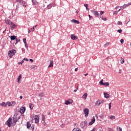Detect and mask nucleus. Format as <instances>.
I'll list each match as a JSON object with an SVG mask.
<instances>
[{
    "instance_id": "338daca9",
    "label": "nucleus",
    "mask_w": 131,
    "mask_h": 131,
    "mask_svg": "<svg viewBox=\"0 0 131 131\" xmlns=\"http://www.w3.org/2000/svg\"><path fill=\"white\" fill-rule=\"evenodd\" d=\"M91 17H92V16L89 15V18H90V19H91Z\"/></svg>"
},
{
    "instance_id": "423d86ee",
    "label": "nucleus",
    "mask_w": 131,
    "mask_h": 131,
    "mask_svg": "<svg viewBox=\"0 0 131 131\" xmlns=\"http://www.w3.org/2000/svg\"><path fill=\"white\" fill-rule=\"evenodd\" d=\"M34 120H35V123H38V122H39V117L37 115H35Z\"/></svg>"
},
{
    "instance_id": "4c0bfd02",
    "label": "nucleus",
    "mask_w": 131,
    "mask_h": 131,
    "mask_svg": "<svg viewBox=\"0 0 131 131\" xmlns=\"http://www.w3.org/2000/svg\"><path fill=\"white\" fill-rule=\"evenodd\" d=\"M15 40H16V42L15 43V44H16V43H17L18 42H19V41H20V39L16 38Z\"/></svg>"
},
{
    "instance_id": "2f4dec72",
    "label": "nucleus",
    "mask_w": 131,
    "mask_h": 131,
    "mask_svg": "<svg viewBox=\"0 0 131 131\" xmlns=\"http://www.w3.org/2000/svg\"><path fill=\"white\" fill-rule=\"evenodd\" d=\"M99 84L100 85H103L104 84V82H103V79H102L100 82H99Z\"/></svg>"
},
{
    "instance_id": "bf43d9fd",
    "label": "nucleus",
    "mask_w": 131,
    "mask_h": 131,
    "mask_svg": "<svg viewBox=\"0 0 131 131\" xmlns=\"http://www.w3.org/2000/svg\"><path fill=\"white\" fill-rule=\"evenodd\" d=\"M29 32H32V31H30V30H28V33H29Z\"/></svg>"
},
{
    "instance_id": "a19ab883",
    "label": "nucleus",
    "mask_w": 131,
    "mask_h": 131,
    "mask_svg": "<svg viewBox=\"0 0 131 131\" xmlns=\"http://www.w3.org/2000/svg\"><path fill=\"white\" fill-rule=\"evenodd\" d=\"M111 103H110L109 104H108V109L110 110H111Z\"/></svg>"
},
{
    "instance_id": "a211bd4d",
    "label": "nucleus",
    "mask_w": 131,
    "mask_h": 131,
    "mask_svg": "<svg viewBox=\"0 0 131 131\" xmlns=\"http://www.w3.org/2000/svg\"><path fill=\"white\" fill-rule=\"evenodd\" d=\"M22 78V75H19V76L17 77V82L18 83H20V80Z\"/></svg>"
},
{
    "instance_id": "f257e3e1",
    "label": "nucleus",
    "mask_w": 131,
    "mask_h": 131,
    "mask_svg": "<svg viewBox=\"0 0 131 131\" xmlns=\"http://www.w3.org/2000/svg\"><path fill=\"white\" fill-rule=\"evenodd\" d=\"M13 121L12 122V118H9V119L6 121V124L8 126V127H11V125L12 126H15L16 123L18 121V119L17 118V114H14L13 117Z\"/></svg>"
},
{
    "instance_id": "4468645a",
    "label": "nucleus",
    "mask_w": 131,
    "mask_h": 131,
    "mask_svg": "<svg viewBox=\"0 0 131 131\" xmlns=\"http://www.w3.org/2000/svg\"><path fill=\"white\" fill-rule=\"evenodd\" d=\"M0 105L2 106V107H7L8 106V104H7V102H2L0 103Z\"/></svg>"
},
{
    "instance_id": "6ab92c4d",
    "label": "nucleus",
    "mask_w": 131,
    "mask_h": 131,
    "mask_svg": "<svg viewBox=\"0 0 131 131\" xmlns=\"http://www.w3.org/2000/svg\"><path fill=\"white\" fill-rule=\"evenodd\" d=\"M87 97H88V93H85L82 96V98L84 99V100H86Z\"/></svg>"
},
{
    "instance_id": "69168bd1",
    "label": "nucleus",
    "mask_w": 131,
    "mask_h": 131,
    "mask_svg": "<svg viewBox=\"0 0 131 131\" xmlns=\"http://www.w3.org/2000/svg\"><path fill=\"white\" fill-rule=\"evenodd\" d=\"M121 10V9H119L118 10V11H117V12H119Z\"/></svg>"
},
{
    "instance_id": "603ef678",
    "label": "nucleus",
    "mask_w": 131,
    "mask_h": 131,
    "mask_svg": "<svg viewBox=\"0 0 131 131\" xmlns=\"http://www.w3.org/2000/svg\"><path fill=\"white\" fill-rule=\"evenodd\" d=\"M100 15H102L104 14V11H101L100 12Z\"/></svg>"
},
{
    "instance_id": "6e6552de",
    "label": "nucleus",
    "mask_w": 131,
    "mask_h": 131,
    "mask_svg": "<svg viewBox=\"0 0 131 131\" xmlns=\"http://www.w3.org/2000/svg\"><path fill=\"white\" fill-rule=\"evenodd\" d=\"M95 121H96L95 117H93V118L91 119V121L89 123V125H92L93 123H95Z\"/></svg>"
},
{
    "instance_id": "39448f33",
    "label": "nucleus",
    "mask_w": 131,
    "mask_h": 131,
    "mask_svg": "<svg viewBox=\"0 0 131 131\" xmlns=\"http://www.w3.org/2000/svg\"><path fill=\"white\" fill-rule=\"evenodd\" d=\"M17 3H19L23 7H26V5H25V1L23 0H16Z\"/></svg>"
},
{
    "instance_id": "7ed1b4c3",
    "label": "nucleus",
    "mask_w": 131,
    "mask_h": 131,
    "mask_svg": "<svg viewBox=\"0 0 131 131\" xmlns=\"http://www.w3.org/2000/svg\"><path fill=\"white\" fill-rule=\"evenodd\" d=\"M7 105L9 106V107H13L16 105V102L15 101H12V102H9L8 101L7 102Z\"/></svg>"
},
{
    "instance_id": "e433bc0d",
    "label": "nucleus",
    "mask_w": 131,
    "mask_h": 131,
    "mask_svg": "<svg viewBox=\"0 0 131 131\" xmlns=\"http://www.w3.org/2000/svg\"><path fill=\"white\" fill-rule=\"evenodd\" d=\"M23 63H24V59H23L21 62H18V64H20V65H22V64H23Z\"/></svg>"
},
{
    "instance_id": "4d7b16f0",
    "label": "nucleus",
    "mask_w": 131,
    "mask_h": 131,
    "mask_svg": "<svg viewBox=\"0 0 131 131\" xmlns=\"http://www.w3.org/2000/svg\"><path fill=\"white\" fill-rule=\"evenodd\" d=\"M19 98H20V99H23V96H20V97H19Z\"/></svg>"
},
{
    "instance_id": "20e7f679",
    "label": "nucleus",
    "mask_w": 131,
    "mask_h": 131,
    "mask_svg": "<svg viewBox=\"0 0 131 131\" xmlns=\"http://www.w3.org/2000/svg\"><path fill=\"white\" fill-rule=\"evenodd\" d=\"M89 108H84L83 109V112L85 117H88V116H89Z\"/></svg>"
},
{
    "instance_id": "c85d7f7f",
    "label": "nucleus",
    "mask_w": 131,
    "mask_h": 131,
    "mask_svg": "<svg viewBox=\"0 0 131 131\" xmlns=\"http://www.w3.org/2000/svg\"><path fill=\"white\" fill-rule=\"evenodd\" d=\"M117 131H122V129L120 127H117Z\"/></svg>"
},
{
    "instance_id": "1a4fd4ad",
    "label": "nucleus",
    "mask_w": 131,
    "mask_h": 131,
    "mask_svg": "<svg viewBox=\"0 0 131 131\" xmlns=\"http://www.w3.org/2000/svg\"><path fill=\"white\" fill-rule=\"evenodd\" d=\"M102 103H104V101L102 100H98L97 101L96 105H97V106H100V105H101V104H102Z\"/></svg>"
},
{
    "instance_id": "7c9ffc66",
    "label": "nucleus",
    "mask_w": 131,
    "mask_h": 131,
    "mask_svg": "<svg viewBox=\"0 0 131 131\" xmlns=\"http://www.w3.org/2000/svg\"><path fill=\"white\" fill-rule=\"evenodd\" d=\"M110 119H112V120L115 119V116H111L110 117Z\"/></svg>"
},
{
    "instance_id": "9b49d317",
    "label": "nucleus",
    "mask_w": 131,
    "mask_h": 131,
    "mask_svg": "<svg viewBox=\"0 0 131 131\" xmlns=\"http://www.w3.org/2000/svg\"><path fill=\"white\" fill-rule=\"evenodd\" d=\"M71 38L72 39H73V40H75L77 39V38H78L77 36L74 35H71Z\"/></svg>"
},
{
    "instance_id": "ea45409f",
    "label": "nucleus",
    "mask_w": 131,
    "mask_h": 131,
    "mask_svg": "<svg viewBox=\"0 0 131 131\" xmlns=\"http://www.w3.org/2000/svg\"><path fill=\"white\" fill-rule=\"evenodd\" d=\"M109 45H110V42H107L105 44H104V46H106V47H108V46H109Z\"/></svg>"
},
{
    "instance_id": "473e14b6",
    "label": "nucleus",
    "mask_w": 131,
    "mask_h": 131,
    "mask_svg": "<svg viewBox=\"0 0 131 131\" xmlns=\"http://www.w3.org/2000/svg\"><path fill=\"white\" fill-rule=\"evenodd\" d=\"M52 7H53V5H52L51 4H49V5H48L47 8L51 9V8H52Z\"/></svg>"
},
{
    "instance_id": "2eb2a0df",
    "label": "nucleus",
    "mask_w": 131,
    "mask_h": 131,
    "mask_svg": "<svg viewBox=\"0 0 131 131\" xmlns=\"http://www.w3.org/2000/svg\"><path fill=\"white\" fill-rule=\"evenodd\" d=\"M71 22L75 23V24H79V21L78 20H76V19H72Z\"/></svg>"
},
{
    "instance_id": "a18cd8bd",
    "label": "nucleus",
    "mask_w": 131,
    "mask_h": 131,
    "mask_svg": "<svg viewBox=\"0 0 131 131\" xmlns=\"http://www.w3.org/2000/svg\"><path fill=\"white\" fill-rule=\"evenodd\" d=\"M120 42H121V43H123V42H124V40H123V39H121V40H120Z\"/></svg>"
},
{
    "instance_id": "e2e57ef3",
    "label": "nucleus",
    "mask_w": 131,
    "mask_h": 131,
    "mask_svg": "<svg viewBox=\"0 0 131 131\" xmlns=\"http://www.w3.org/2000/svg\"><path fill=\"white\" fill-rule=\"evenodd\" d=\"M117 9H118V6H117V7L115 8V10H117Z\"/></svg>"
},
{
    "instance_id": "ddd939ff",
    "label": "nucleus",
    "mask_w": 131,
    "mask_h": 131,
    "mask_svg": "<svg viewBox=\"0 0 131 131\" xmlns=\"http://www.w3.org/2000/svg\"><path fill=\"white\" fill-rule=\"evenodd\" d=\"M5 23L6 24H8V25H11V24H12V22L10 20H9V19H6Z\"/></svg>"
},
{
    "instance_id": "aec40b11",
    "label": "nucleus",
    "mask_w": 131,
    "mask_h": 131,
    "mask_svg": "<svg viewBox=\"0 0 131 131\" xmlns=\"http://www.w3.org/2000/svg\"><path fill=\"white\" fill-rule=\"evenodd\" d=\"M86 123V122L85 121L82 122L80 124V125H81V126H85Z\"/></svg>"
},
{
    "instance_id": "f8f14e48",
    "label": "nucleus",
    "mask_w": 131,
    "mask_h": 131,
    "mask_svg": "<svg viewBox=\"0 0 131 131\" xmlns=\"http://www.w3.org/2000/svg\"><path fill=\"white\" fill-rule=\"evenodd\" d=\"M65 104L66 105H70V104H72V101L71 100H66Z\"/></svg>"
},
{
    "instance_id": "72a5a7b5",
    "label": "nucleus",
    "mask_w": 131,
    "mask_h": 131,
    "mask_svg": "<svg viewBox=\"0 0 131 131\" xmlns=\"http://www.w3.org/2000/svg\"><path fill=\"white\" fill-rule=\"evenodd\" d=\"M120 63L121 64H123V63H124V59H123V58H121L120 60Z\"/></svg>"
},
{
    "instance_id": "680f3d73",
    "label": "nucleus",
    "mask_w": 131,
    "mask_h": 131,
    "mask_svg": "<svg viewBox=\"0 0 131 131\" xmlns=\"http://www.w3.org/2000/svg\"><path fill=\"white\" fill-rule=\"evenodd\" d=\"M96 118H98V115H95Z\"/></svg>"
},
{
    "instance_id": "0e129e2a",
    "label": "nucleus",
    "mask_w": 131,
    "mask_h": 131,
    "mask_svg": "<svg viewBox=\"0 0 131 131\" xmlns=\"http://www.w3.org/2000/svg\"><path fill=\"white\" fill-rule=\"evenodd\" d=\"M17 120H19V119H20V117H19L18 118H17Z\"/></svg>"
},
{
    "instance_id": "5fc2aeb1",
    "label": "nucleus",
    "mask_w": 131,
    "mask_h": 131,
    "mask_svg": "<svg viewBox=\"0 0 131 131\" xmlns=\"http://www.w3.org/2000/svg\"><path fill=\"white\" fill-rule=\"evenodd\" d=\"M101 19H102V20H103V21H106V18H104L102 17Z\"/></svg>"
},
{
    "instance_id": "cd10ccee",
    "label": "nucleus",
    "mask_w": 131,
    "mask_h": 131,
    "mask_svg": "<svg viewBox=\"0 0 131 131\" xmlns=\"http://www.w3.org/2000/svg\"><path fill=\"white\" fill-rule=\"evenodd\" d=\"M109 82H105L103 83V85H105V86H109Z\"/></svg>"
},
{
    "instance_id": "3c124183",
    "label": "nucleus",
    "mask_w": 131,
    "mask_h": 131,
    "mask_svg": "<svg viewBox=\"0 0 131 131\" xmlns=\"http://www.w3.org/2000/svg\"><path fill=\"white\" fill-rule=\"evenodd\" d=\"M35 29V27H33L31 29V30H33L34 31V30Z\"/></svg>"
},
{
    "instance_id": "79ce46f5",
    "label": "nucleus",
    "mask_w": 131,
    "mask_h": 131,
    "mask_svg": "<svg viewBox=\"0 0 131 131\" xmlns=\"http://www.w3.org/2000/svg\"><path fill=\"white\" fill-rule=\"evenodd\" d=\"M42 121H45V115H42Z\"/></svg>"
},
{
    "instance_id": "4be33fe9",
    "label": "nucleus",
    "mask_w": 131,
    "mask_h": 131,
    "mask_svg": "<svg viewBox=\"0 0 131 131\" xmlns=\"http://www.w3.org/2000/svg\"><path fill=\"white\" fill-rule=\"evenodd\" d=\"M37 67L35 65H33L31 67V69H37Z\"/></svg>"
},
{
    "instance_id": "052dcab7",
    "label": "nucleus",
    "mask_w": 131,
    "mask_h": 131,
    "mask_svg": "<svg viewBox=\"0 0 131 131\" xmlns=\"http://www.w3.org/2000/svg\"><path fill=\"white\" fill-rule=\"evenodd\" d=\"M87 75H89L88 73H86V74H84V76H87Z\"/></svg>"
},
{
    "instance_id": "9d476101",
    "label": "nucleus",
    "mask_w": 131,
    "mask_h": 131,
    "mask_svg": "<svg viewBox=\"0 0 131 131\" xmlns=\"http://www.w3.org/2000/svg\"><path fill=\"white\" fill-rule=\"evenodd\" d=\"M129 6H131V3H129L127 4H124L123 6H121V8H122V9H125V8Z\"/></svg>"
},
{
    "instance_id": "bb28decb",
    "label": "nucleus",
    "mask_w": 131,
    "mask_h": 131,
    "mask_svg": "<svg viewBox=\"0 0 131 131\" xmlns=\"http://www.w3.org/2000/svg\"><path fill=\"white\" fill-rule=\"evenodd\" d=\"M39 97H45V93H40L39 94Z\"/></svg>"
},
{
    "instance_id": "c03bdc74",
    "label": "nucleus",
    "mask_w": 131,
    "mask_h": 131,
    "mask_svg": "<svg viewBox=\"0 0 131 131\" xmlns=\"http://www.w3.org/2000/svg\"><path fill=\"white\" fill-rule=\"evenodd\" d=\"M118 25H122V23L121 21H118Z\"/></svg>"
},
{
    "instance_id": "09e8293b",
    "label": "nucleus",
    "mask_w": 131,
    "mask_h": 131,
    "mask_svg": "<svg viewBox=\"0 0 131 131\" xmlns=\"http://www.w3.org/2000/svg\"><path fill=\"white\" fill-rule=\"evenodd\" d=\"M23 60L24 61H26L27 62L29 61L28 59H27V58H24Z\"/></svg>"
},
{
    "instance_id": "393cba45",
    "label": "nucleus",
    "mask_w": 131,
    "mask_h": 131,
    "mask_svg": "<svg viewBox=\"0 0 131 131\" xmlns=\"http://www.w3.org/2000/svg\"><path fill=\"white\" fill-rule=\"evenodd\" d=\"M95 16H96V17H98L99 16V12L97 11H95L94 12Z\"/></svg>"
},
{
    "instance_id": "f704fd0d",
    "label": "nucleus",
    "mask_w": 131,
    "mask_h": 131,
    "mask_svg": "<svg viewBox=\"0 0 131 131\" xmlns=\"http://www.w3.org/2000/svg\"><path fill=\"white\" fill-rule=\"evenodd\" d=\"M99 117H100V118H102V119H104V115H103V114H101L99 116Z\"/></svg>"
},
{
    "instance_id": "c756f323",
    "label": "nucleus",
    "mask_w": 131,
    "mask_h": 131,
    "mask_svg": "<svg viewBox=\"0 0 131 131\" xmlns=\"http://www.w3.org/2000/svg\"><path fill=\"white\" fill-rule=\"evenodd\" d=\"M10 25H11V27H12V28H15L16 27V25H15V24H13V23H12V24H11Z\"/></svg>"
},
{
    "instance_id": "c9c22d12",
    "label": "nucleus",
    "mask_w": 131,
    "mask_h": 131,
    "mask_svg": "<svg viewBox=\"0 0 131 131\" xmlns=\"http://www.w3.org/2000/svg\"><path fill=\"white\" fill-rule=\"evenodd\" d=\"M32 3H33L34 5H36V4H37V2H36L35 0H32Z\"/></svg>"
},
{
    "instance_id": "774afa93",
    "label": "nucleus",
    "mask_w": 131,
    "mask_h": 131,
    "mask_svg": "<svg viewBox=\"0 0 131 131\" xmlns=\"http://www.w3.org/2000/svg\"><path fill=\"white\" fill-rule=\"evenodd\" d=\"M76 13H78V11H76Z\"/></svg>"
},
{
    "instance_id": "0eeeda50",
    "label": "nucleus",
    "mask_w": 131,
    "mask_h": 131,
    "mask_svg": "<svg viewBox=\"0 0 131 131\" xmlns=\"http://www.w3.org/2000/svg\"><path fill=\"white\" fill-rule=\"evenodd\" d=\"M26 110V108L25 107H21L19 110V112H20L21 114H24V112H25Z\"/></svg>"
},
{
    "instance_id": "49530a36",
    "label": "nucleus",
    "mask_w": 131,
    "mask_h": 131,
    "mask_svg": "<svg viewBox=\"0 0 131 131\" xmlns=\"http://www.w3.org/2000/svg\"><path fill=\"white\" fill-rule=\"evenodd\" d=\"M118 32H119V33H121V32H122V30L121 29L118 30Z\"/></svg>"
},
{
    "instance_id": "f3484780",
    "label": "nucleus",
    "mask_w": 131,
    "mask_h": 131,
    "mask_svg": "<svg viewBox=\"0 0 131 131\" xmlns=\"http://www.w3.org/2000/svg\"><path fill=\"white\" fill-rule=\"evenodd\" d=\"M54 66V61L53 60H50V64L48 67H53Z\"/></svg>"
},
{
    "instance_id": "58836bf2",
    "label": "nucleus",
    "mask_w": 131,
    "mask_h": 131,
    "mask_svg": "<svg viewBox=\"0 0 131 131\" xmlns=\"http://www.w3.org/2000/svg\"><path fill=\"white\" fill-rule=\"evenodd\" d=\"M117 14H118V11H115L113 13V15H117Z\"/></svg>"
},
{
    "instance_id": "412c9836",
    "label": "nucleus",
    "mask_w": 131,
    "mask_h": 131,
    "mask_svg": "<svg viewBox=\"0 0 131 131\" xmlns=\"http://www.w3.org/2000/svg\"><path fill=\"white\" fill-rule=\"evenodd\" d=\"M10 38H11V40H15V39H16V36H14V35L11 36Z\"/></svg>"
},
{
    "instance_id": "de8ad7c7",
    "label": "nucleus",
    "mask_w": 131,
    "mask_h": 131,
    "mask_svg": "<svg viewBox=\"0 0 131 131\" xmlns=\"http://www.w3.org/2000/svg\"><path fill=\"white\" fill-rule=\"evenodd\" d=\"M84 7H85L86 10H88V7H89V5H88V4H84Z\"/></svg>"
},
{
    "instance_id": "dca6fc26",
    "label": "nucleus",
    "mask_w": 131,
    "mask_h": 131,
    "mask_svg": "<svg viewBox=\"0 0 131 131\" xmlns=\"http://www.w3.org/2000/svg\"><path fill=\"white\" fill-rule=\"evenodd\" d=\"M103 94H104V98H105L106 99H109V97H110L109 94L106 93H104Z\"/></svg>"
},
{
    "instance_id": "37998d69",
    "label": "nucleus",
    "mask_w": 131,
    "mask_h": 131,
    "mask_svg": "<svg viewBox=\"0 0 131 131\" xmlns=\"http://www.w3.org/2000/svg\"><path fill=\"white\" fill-rule=\"evenodd\" d=\"M25 46L27 49H28V45H27V42H26V43H25Z\"/></svg>"
},
{
    "instance_id": "13d9d810",
    "label": "nucleus",
    "mask_w": 131,
    "mask_h": 131,
    "mask_svg": "<svg viewBox=\"0 0 131 131\" xmlns=\"http://www.w3.org/2000/svg\"><path fill=\"white\" fill-rule=\"evenodd\" d=\"M30 61H31V62H33V59H30Z\"/></svg>"
},
{
    "instance_id": "5701e85b",
    "label": "nucleus",
    "mask_w": 131,
    "mask_h": 131,
    "mask_svg": "<svg viewBox=\"0 0 131 131\" xmlns=\"http://www.w3.org/2000/svg\"><path fill=\"white\" fill-rule=\"evenodd\" d=\"M30 126H31V124H30V123H29V122H27V128H30Z\"/></svg>"
},
{
    "instance_id": "8fccbe9b",
    "label": "nucleus",
    "mask_w": 131,
    "mask_h": 131,
    "mask_svg": "<svg viewBox=\"0 0 131 131\" xmlns=\"http://www.w3.org/2000/svg\"><path fill=\"white\" fill-rule=\"evenodd\" d=\"M23 41L24 42V43H25L26 42V38H23Z\"/></svg>"
},
{
    "instance_id": "864d4df0",
    "label": "nucleus",
    "mask_w": 131,
    "mask_h": 131,
    "mask_svg": "<svg viewBox=\"0 0 131 131\" xmlns=\"http://www.w3.org/2000/svg\"><path fill=\"white\" fill-rule=\"evenodd\" d=\"M77 90H78V87H77L76 90H74V92H77Z\"/></svg>"
},
{
    "instance_id": "b1692460",
    "label": "nucleus",
    "mask_w": 131,
    "mask_h": 131,
    "mask_svg": "<svg viewBox=\"0 0 131 131\" xmlns=\"http://www.w3.org/2000/svg\"><path fill=\"white\" fill-rule=\"evenodd\" d=\"M29 107H30V109H32V108H33V107H34V105L32 103H30Z\"/></svg>"
},
{
    "instance_id": "f03ea898",
    "label": "nucleus",
    "mask_w": 131,
    "mask_h": 131,
    "mask_svg": "<svg viewBox=\"0 0 131 131\" xmlns=\"http://www.w3.org/2000/svg\"><path fill=\"white\" fill-rule=\"evenodd\" d=\"M16 54V50L12 49V50H10L8 52V56H9V58L11 59L13 56H14Z\"/></svg>"
},
{
    "instance_id": "a878e982",
    "label": "nucleus",
    "mask_w": 131,
    "mask_h": 131,
    "mask_svg": "<svg viewBox=\"0 0 131 131\" xmlns=\"http://www.w3.org/2000/svg\"><path fill=\"white\" fill-rule=\"evenodd\" d=\"M72 131H81L79 128H75L73 129Z\"/></svg>"
},
{
    "instance_id": "6e6d98bb",
    "label": "nucleus",
    "mask_w": 131,
    "mask_h": 131,
    "mask_svg": "<svg viewBox=\"0 0 131 131\" xmlns=\"http://www.w3.org/2000/svg\"><path fill=\"white\" fill-rule=\"evenodd\" d=\"M77 70H78V68H76V69H75V72L77 71Z\"/></svg>"
}]
</instances>
